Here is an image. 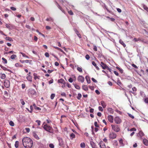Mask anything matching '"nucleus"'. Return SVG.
<instances>
[{
	"label": "nucleus",
	"instance_id": "nucleus-11",
	"mask_svg": "<svg viewBox=\"0 0 148 148\" xmlns=\"http://www.w3.org/2000/svg\"><path fill=\"white\" fill-rule=\"evenodd\" d=\"M108 120L110 122L112 123L113 122V116L111 115H109L108 117Z\"/></svg>",
	"mask_w": 148,
	"mask_h": 148
},
{
	"label": "nucleus",
	"instance_id": "nucleus-37",
	"mask_svg": "<svg viewBox=\"0 0 148 148\" xmlns=\"http://www.w3.org/2000/svg\"><path fill=\"white\" fill-rule=\"evenodd\" d=\"M10 25H11L10 24H5V26L7 28L10 29Z\"/></svg>",
	"mask_w": 148,
	"mask_h": 148
},
{
	"label": "nucleus",
	"instance_id": "nucleus-5",
	"mask_svg": "<svg viewBox=\"0 0 148 148\" xmlns=\"http://www.w3.org/2000/svg\"><path fill=\"white\" fill-rule=\"evenodd\" d=\"M116 137V135L114 132L110 133L109 135V137L110 139H114Z\"/></svg>",
	"mask_w": 148,
	"mask_h": 148
},
{
	"label": "nucleus",
	"instance_id": "nucleus-19",
	"mask_svg": "<svg viewBox=\"0 0 148 148\" xmlns=\"http://www.w3.org/2000/svg\"><path fill=\"white\" fill-rule=\"evenodd\" d=\"M58 82L59 83H61L62 84H65V82L63 79H59L58 80Z\"/></svg>",
	"mask_w": 148,
	"mask_h": 148
},
{
	"label": "nucleus",
	"instance_id": "nucleus-20",
	"mask_svg": "<svg viewBox=\"0 0 148 148\" xmlns=\"http://www.w3.org/2000/svg\"><path fill=\"white\" fill-rule=\"evenodd\" d=\"M92 64L95 67V68L96 69L99 70V68L97 66V64H96V63H95V62L94 61H92Z\"/></svg>",
	"mask_w": 148,
	"mask_h": 148
},
{
	"label": "nucleus",
	"instance_id": "nucleus-34",
	"mask_svg": "<svg viewBox=\"0 0 148 148\" xmlns=\"http://www.w3.org/2000/svg\"><path fill=\"white\" fill-rule=\"evenodd\" d=\"M77 70L80 72L82 73V68L81 67H78L77 68Z\"/></svg>",
	"mask_w": 148,
	"mask_h": 148
},
{
	"label": "nucleus",
	"instance_id": "nucleus-1",
	"mask_svg": "<svg viewBox=\"0 0 148 148\" xmlns=\"http://www.w3.org/2000/svg\"><path fill=\"white\" fill-rule=\"evenodd\" d=\"M22 144L25 148H31L33 145V142L31 138L25 137L22 139Z\"/></svg>",
	"mask_w": 148,
	"mask_h": 148
},
{
	"label": "nucleus",
	"instance_id": "nucleus-55",
	"mask_svg": "<svg viewBox=\"0 0 148 148\" xmlns=\"http://www.w3.org/2000/svg\"><path fill=\"white\" fill-rule=\"evenodd\" d=\"M4 94L6 96H8V93L7 91H5L4 92Z\"/></svg>",
	"mask_w": 148,
	"mask_h": 148
},
{
	"label": "nucleus",
	"instance_id": "nucleus-22",
	"mask_svg": "<svg viewBox=\"0 0 148 148\" xmlns=\"http://www.w3.org/2000/svg\"><path fill=\"white\" fill-rule=\"evenodd\" d=\"M119 43L122 45L124 47H125L126 45L125 43L123 42L121 39H120L119 41Z\"/></svg>",
	"mask_w": 148,
	"mask_h": 148
},
{
	"label": "nucleus",
	"instance_id": "nucleus-42",
	"mask_svg": "<svg viewBox=\"0 0 148 148\" xmlns=\"http://www.w3.org/2000/svg\"><path fill=\"white\" fill-rule=\"evenodd\" d=\"M20 101L22 105H24L25 104V102L23 99H21Z\"/></svg>",
	"mask_w": 148,
	"mask_h": 148
},
{
	"label": "nucleus",
	"instance_id": "nucleus-13",
	"mask_svg": "<svg viewBox=\"0 0 148 148\" xmlns=\"http://www.w3.org/2000/svg\"><path fill=\"white\" fill-rule=\"evenodd\" d=\"M90 144L92 148H97L96 145L93 141H91L90 142Z\"/></svg>",
	"mask_w": 148,
	"mask_h": 148
},
{
	"label": "nucleus",
	"instance_id": "nucleus-24",
	"mask_svg": "<svg viewBox=\"0 0 148 148\" xmlns=\"http://www.w3.org/2000/svg\"><path fill=\"white\" fill-rule=\"evenodd\" d=\"M33 136L37 140L39 139V138L37 134L35 133H33Z\"/></svg>",
	"mask_w": 148,
	"mask_h": 148
},
{
	"label": "nucleus",
	"instance_id": "nucleus-21",
	"mask_svg": "<svg viewBox=\"0 0 148 148\" xmlns=\"http://www.w3.org/2000/svg\"><path fill=\"white\" fill-rule=\"evenodd\" d=\"M101 105L102 106L103 108H105L106 105V104L103 101H101L100 102Z\"/></svg>",
	"mask_w": 148,
	"mask_h": 148
},
{
	"label": "nucleus",
	"instance_id": "nucleus-41",
	"mask_svg": "<svg viewBox=\"0 0 148 148\" xmlns=\"http://www.w3.org/2000/svg\"><path fill=\"white\" fill-rule=\"evenodd\" d=\"M49 147L50 148H54V145H53V144H52V143H50V144H49Z\"/></svg>",
	"mask_w": 148,
	"mask_h": 148
},
{
	"label": "nucleus",
	"instance_id": "nucleus-49",
	"mask_svg": "<svg viewBox=\"0 0 148 148\" xmlns=\"http://www.w3.org/2000/svg\"><path fill=\"white\" fill-rule=\"evenodd\" d=\"M128 116L129 117L131 118L132 119H134V116L132 115V114H130V113H128Z\"/></svg>",
	"mask_w": 148,
	"mask_h": 148
},
{
	"label": "nucleus",
	"instance_id": "nucleus-16",
	"mask_svg": "<svg viewBox=\"0 0 148 148\" xmlns=\"http://www.w3.org/2000/svg\"><path fill=\"white\" fill-rule=\"evenodd\" d=\"M108 112L111 114H113L114 112V110L111 108H108Z\"/></svg>",
	"mask_w": 148,
	"mask_h": 148
},
{
	"label": "nucleus",
	"instance_id": "nucleus-17",
	"mask_svg": "<svg viewBox=\"0 0 148 148\" xmlns=\"http://www.w3.org/2000/svg\"><path fill=\"white\" fill-rule=\"evenodd\" d=\"M82 88L83 90L85 91H87L88 90V88L87 86L83 85L82 86Z\"/></svg>",
	"mask_w": 148,
	"mask_h": 148
},
{
	"label": "nucleus",
	"instance_id": "nucleus-44",
	"mask_svg": "<svg viewBox=\"0 0 148 148\" xmlns=\"http://www.w3.org/2000/svg\"><path fill=\"white\" fill-rule=\"evenodd\" d=\"M5 77V75L4 74H2L1 76V78L3 79H4Z\"/></svg>",
	"mask_w": 148,
	"mask_h": 148
},
{
	"label": "nucleus",
	"instance_id": "nucleus-15",
	"mask_svg": "<svg viewBox=\"0 0 148 148\" xmlns=\"http://www.w3.org/2000/svg\"><path fill=\"white\" fill-rule=\"evenodd\" d=\"M143 144L145 145H148V140L146 138H144L143 140Z\"/></svg>",
	"mask_w": 148,
	"mask_h": 148
},
{
	"label": "nucleus",
	"instance_id": "nucleus-35",
	"mask_svg": "<svg viewBox=\"0 0 148 148\" xmlns=\"http://www.w3.org/2000/svg\"><path fill=\"white\" fill-rule=\"evenodd\" d=\"M74 86L75 88L76 89H78V90H79L80 89V87L78 85H77L76 84H74Z\"/></svg>",
	"mask_w": 148,
	"mask_h": 148
},
{
	"label": "nucleus",
	"instance_id": "nucleus-62",
	"mask_svg": "<svg viewBox=\"0 0 148 148\" xmlns=\"http://www.w3.org/2000/svg\"><path fill=\"white\" fill-rule=\"evenodd\" d=\"M132 66L133 67H134L135 68H136V69L138 68L137 66L136 65H135L134 64H132Z\"/></svg>",
	"mask_w": 148,
	"mask_h": 148
},
{
	"label": "nucleus",
	"instance_id": "nucleus-23",
	"mask_svg": "<svg viewBox=\"0 0 148 148\" xmlns=\"http://www.w3.org/2000/svg\"><path fill=\"white\" fill-rule=\"evenodd\" d=\"M5 39L7 40H8L10 42L13 41V40L11 38L9 37H6L5 38Z\"/></svg>",
	"mask_w": 148,
	"mask_h": 148
},
{
	"label": "nucleus",
	"instance_id": "nucleus-57",
	"mask_svg": "<svg viewBox=\"0 0 148 148\" xmlns=\"http://www.w3.org/2000/svg\"><path fill=\"white\" fill-rule=\"evenodd\" d=\"M93 47H94L93 49V50L95 51H97V47L96 46L94 45Z\"/></svg>",
	"mask_w": 148,
	"mask_h": 148
},
{
	"label": "nucleus",
	"instance_id": "nucleus-25",
	"mask_svg": "<svg viewBox=\"0 0 148 148\" xmlns=\"http://www.w3.org/2000/svg\"><path fill=\"white\" fill-rule=\"evenodd\" d=\"M26 78L27 79L28 81L30 82L32 81V77L30 75H28V76Z\"/></svg>",
	"mask_w": 148,
	"mask_h": 148
},
{
	"label": "nucleus",
	"instance_id": "nucleus-63",
	"mask_svg": "<svg viewBox=\"0 0 148 148\" xmlns=\"http://www.w3.org/2000/svg\"><path fill=\"white\" fill-rule=\"evenodd\" d=\"M91 79L95 83L97 82V81L96 79H95L94 78H91Z\"/></svg>",
	"mask_w": 148,
	"mask_h": 148
},
{
	"label": "nucleus",
	"instance_id": "nucleus-39",
	"mask_svg": "<svg viewBox=\"0 0 148 148\" xmlns=\"http://www.w3.org/2000/svg\"><path fill=\"white\" fill-rule=\"evenodd\" d=\"M20 53H21L23 57H25L27 58H29V57L26 56L25 54L23 53L22 52H21Z\"/></svg>",
	"mask_w": 148,
	"mask_h": 148
},
{
	"label": "nucleus",
	"instance_id": "nucleus-48",
	"mask_svg": "<svg viewBox=\"0 0 148 148\" xmlns=\"http://www.w3.org/2000/svg\"><path fill=\"white\" fill-rule=\"evenodd\" d=\"M34 76L35 79L36 80L38 78V77L37 76L36 74L34 73Z\"/></svg>",
	"mask_w": 148,
	"mask_h": 148
},
{
	"label": "nucleus",
	"instance_id": "nucleus-18",
	"mask_svg": "<svg viewBox=\"0 0 148 148\" xmlns=\"http://www.w3.org/2000/svg\"><path fill=\"white\" fill-rule=\"evenodd\" d=\"M85 79L88 84H90V77L88 76H86L85 77Z\"/></svg>",
	"mask_w": 148,
	"mask_h": 148
},
{
	"label": "nucleus",
	"instance_id": "nucleus-64",
	"mask_svg": "<svg viewBox=\"0 0 148 148\" xmlns=\"http://www.w3.org/2000/svg\"><path fill=\"white\" fill-rule=\"evenodd\" d=\"M145 101L146 103H148V98H146L145 99Z\"/></svg>",
	"mask_w": 148,
	"mask_h": 148
},
{
	"label": "nucleus",
	"instance_id": "nucleus-56",
	"mask_svg": "<svg viewBox=\"0 0 148 148\" xmlns=\"http://www.w3.org/2000/svg\"><path fill=\"white\" fill-rule=\"evenodd\" d=\"M98 109L99 111H103V109L102 108L101 106H99L98 107Z\"/></svg>",
	"mask_w": 148,
	"mask_h": 148
},
{
	"label": "nucleus",
	"instance_id": "nucleus-28",
	"mask_svg": "<svg viewBox=\"0 0 148 148\" xmlns=\"http://www.w3.org/2000/svg\"><path fill=\"white\" fill-rule=\"evenodd\" d=\"M46 20L47 21H49L53 22V19L52 18H51V17H49V18H47L46 19Z\"/></svg>",
	"mask_w": 148,
	"mask_h": 148
},
{
	"label": "nucleus",
	"instance_id": "nucleus-40",
	"mask_svg": "<svg viewBox=\"0 0 148 148\" xmlns=\"http://www.w3.org/2000/svg\"><path fill=\"white\" fill-rule=\"evenodd\" d=\"M116 68L117 69H118L119 70V71L121 73H123V70L122 69L120 68L119 67H118V66L116 67Z\"/></svg>",
	"mask_w": 148,
	"mask_h": 148
},
{
	"label": "nucleus",
	"instance_id": "nucleus-30",
	"mask_svg": "<svg viewBox=\"0 0 148 148\" xmlns=\"http://www.w3.org/2000/svg\"><path fill=\"white\" fill-rule=\"evenodd\" d=\"M119 143L121 146H124V144L123 143V141L122 139H121L119 140Z\"/></svg>",
	"mask_w": 148,
	"mask_h": 148
},
{
	"label": "nucleus",
	"instance_id": "nucleus-32",
	"mask_svg": "<svg viewBox=\"0 0 148 148\" xmlns=\"http://www.w3.org/2000/svg\"><path fill=\"white\" fill-rule=\"evenodd\" d=\"M113 145L114 146H117V142L116 140H114L113 141Z\"/></svg>",
	"mask_w": 148,
	"mask_h": 148
},
{
	"label": "nucleus",
	"instance_id": "nucleus-33",
	"mask_svg": "<svg viewBox=\"0 0 148 148\" xmlns=\"http://www.w3.org/2000/svg\"><path fill=\"white\" fill-rule=\"evenodd\" d=\"M16 57V55L13 54L10 57V58L12 60H13L15 59Z\"/></svg>",
	"mask_w": 148,
	"mask_h": 148
},
{
	"label": "nucleus",
	"instance_id": "nucleus-52",
	"mask_svg": "<svg viewBox=\"0 0 148 148\" xmlns=\"http://www.w3.org/2000/svg\"><path fill=\"white\" fill-rule=\"evenodd\" d=\"M85 58L86 60H88L90 59V57L87 54Z\"/></svg>",
	"mask_w": 148,
	"mask_h": 148
},
{
	"label": "nucleus",
	"instance_id": "nucleus-26",
	"mask_svg": "<svg viewBox=\"0 0 148 148\" xmlns=\"http://www.w3.org/2000/svg\"><path fill=\"white\" fill-rule=\"evenodd\" d=\"M19 145V142L18 141H16L15 142L14 145L15 147L16 148H18Z\"/></svg>",
	"mask_w": 148,
	"mask_h": 148
},
{
	"label": "nucleus",
	"instance_id": "nucleus-29",
	"mask_svg": "<svg viewBox=\"0 0 148 148\" xmlns=\"http://www.w3.org/2000/svg\"><path fill=\"white\" fill-rule=\"evenodd\" d=\"M80 147L82 148H84L85 147V145L84 143H82L80 144Z\"/></svg>",
	"mask_w": 148,
	"mask_h": 148
},
{
	"label": "nucleus",
	"instance_id": "nucleus-8",
	"mask_svg": "<svg viewBox=\"0 0 148 148\" xmlns=\"http://www.w3.org/2000/svg\"><path fill=\"white\" fill-rule=\"evenodd\" d=\"M77 80L79 82L83 83L85 79L84 77L82 75H79L77 78Z\"/></svg>",
	"mask_w": 148,
	"mask_h": 148
},
{
	"label": "nucleus",
	"instance_id": "nucleus-6",
	"mask_svg": "<svg viewBox=\"0 0 148 148\" xmlns=\"http://www.w3.org/2000/svg\"><path fill=\"white\" fill-rule=\"evenodd\" d=\"M115 122L117 124H119L121 122V120L118 116L116 117L114 119Z\"/></svg>",
	"mask_w": 148,
	"mask_h": 148
},
{
	"label": "nucleus",
	"instance_id": "nucleus-27",
	"mask_svg": "<svg viewBox=\"0 0 148 148\" xmlns=\"http://www.w3.org/2000/svg\"><path fill=\"white\" fill-rule=\"evenodd\" d=\"M70 138L71 139H73L75 137V135L73 133H71L70 135Z\"/></svg>",
	"mask_w": 148,
	"mask_h": 148
},
{
	"label": "nucleus",
	"instance_id": "nucleus-53",
	"mask_svg": "<svg viewBox=\"0 0 148 148\" xmlns=\"http://www.w3.org/2000/svg\"><path fill=\"white\" fill-rule=\"evenodd\" d=\"M45 55L46 57H49V55L48 53L46 52L45 53Z\"/></svg>",
	"mask_w": 148,
	"mask_h": 148
},
{
	"label": "nucleus",
	"instance_id": "nucleus-54",
	"mask_svg": "<svg viewBox=\"0 0 148 148\" xmlns=\"http://www.w3.org/2000/svg\"><path fill=\"white\" fill-rule=\"evenodd\" d=\"M36 122L37 123L38 125H40L41 123L40 121L37 120L36 121Z\"/></svg>",
	"mask_w": 148,
	"mask_h": 148
},
{
	"label": "nucleus",
	"instance_id": "nucleus-47",
	"mask_svg": "<svg viewBox=\"0 0 148 148\" xmlns=\"http://www.w3.org/2000/svg\"><path fill=\"white\" fill-rule=\"evenodd\" d=\"M107 18H109L110 19V20L112 22L114 21L115 20V19L113 18H110V17H109V16H108L107 17Z\"/></svg>",
	"mask_w": 148,
	"mask_h": 148
},
{
	"label": "nucleus",
	"instance_id": "nucleus-12",
	"mask_svg": "<svg viewBox=\"0 0 148 148\" xmlns=\"http://www.w3.org/2000/svg\"><path fill=\"white\" fill-rule=\"evenodd\" d=\"M100 65L103 69H106L108 68V66L103 62H101L100 64Z\"/></svg>",
	"mask_w": 148,
	"mask_h": 148
},
{
	"label": "nucleus",
	"instance_id": "nucleus-60",
	"mask_svg": "<svg viewBox=\"0 0 148 148\" xmlns=\"http://www.w3.org/2000/svg\"><path fill=\"white\" fill-rule=\"evenodd\" d=\"M10 9L13 11H15L16 10V8L13 7H11Z\"/></svg>",
	"mask_w": 148,
	"mask_h": 148
},
{
	"label": "nucleus",
	"instance_id": "nucleus-4",
	"mask_svg": "<svg viewBox=\"0 0 148 148\" xmlns=\"http://www.w3.org/2000/svg\"><path fill=\"white\" fill-rule=\"evenodd\" d=\"M29 92L31 95L33 96H36L37 95V93L34 89L32 88L29 89Z\"/></svg>",
	"mask_w": 148,
	"mask_h": 148
},
{
	"label": "nucleus",
	"instance_id": "nucleus-7",
	"mask_svg": "<svg viewBox=\"0 0 148 148\" xmlns=\"http://www.w3.org/2000/svg\"><path fill=\"white\" fill-rule=\"evenodd\" d=\"M4 84L5 87L8 88L10 86V82L8 80H5L4 82Z\"/></svg>",
	"mask_w": 148,
	"mask_h": 148
},
{
	"label": "nucleus",
	"instance_id": "nucleus-51",
	"mask_svg": "<svg viewBox=\"0 0 148 148\" xmlns=\"http://www.w3.org/2000/svg\"><path fill=\"white\" fill-rule=\"evenodd\" d=\"M25 62L26 63H29L30 64H31L30 62L32 61V60H25Z\"/></svg>",
	"mask_w": 148,
	"mask_h": 148
},
{
	"label": "nucleus",
	"instance_id": "nucleus-43",
	"mask_svg": "<svg viewBox=\"0 0 148 148\" xmlns=\"http://www.w3.org/2000/svg\"><path fill=\"white\" fill-rule=\"evenodd\" d=\"M9 124L12 126H13L14 125V123L12 121H10L9 122Z\"/></svg>",
	"mask_w": 148,
	"mask_h": 148
},
{
	"label": "nucleus",
	"instance_id": "nucleus-59",
	"mask_svg": "<svg viewBox=\"0 0 148 148\" xmlns=\"http://www.w3.org/2000/svg\"><path fill=\"white\" fill-rule=\"evenodd\" d=\"M136 129L135 128H134V127L132 128L130 130V131H136Z\"/></svg>",
	"mask_w": 148,
	"mask_h": 148
},
{
	"label": "nucleus",
	"instance_id": "nucleus-61",
	"mask_svg": "<svg viewBox=\"0 0 148 148\" xmlns=\"http://www.w3.org/2000/svg\"><path fill=\"white\" fill-rule=\"evenodd\" d=\"M95 92L96 94L97 95H99L100 94V92L98 90H96L95 91Z\"/></svg>",
	"mask_w": 148,
	"mask_h": 148
},
{
	"label": "nucleus",
	"instance_id": "nucleus-38",
	"mask_svg": "<svg viewBox=\"0 0 148 148\" xmlns=\"http://www.w3.org/2000/svg\"><path fill=\"white\" fill-rule=\"evenodd\" d=\"M68 13L71 15H73V13L72 11L71 10H69L68 11Z\"/></svg>",
	"mask_w": 148,
	"mask_h": 148
},
{
	"label": "nucleus",
	"instance_id": "nucleus-46",
	"mask_svg": "<svg viewBox=\"0 0 148 148\" xmlns=\"http://www.w3.org/2000/svg\"><path fill=\"white\" fill-rule=\"evenodd\" d=\"M55 94L53 93V94H51V99H53L54 97H55Z\"/></svg>",
	"mask_w": 148,
	"mask_h": 148
},
{
	"label": "nucleus",
	"instance_id": "nucleus-3",
	"mask_svg": "<svg viewBox=\"0 0 148 148\" xmlns=\"http://www.w3.org/2000/svg\"><path fill=\"white\" fill-rule=\"evenodd\" d=\"M111 126L112 129L114 131L116 132H118L119 131L120 128L118 125H112Z\"/></svg>",
	"mask_w": 148,
	"mask_h": 148
},
{
	"label": "nucleus",
	"instance_id": "nucleus-2",
	"mask_svg": "<svg viewBox=\"0 0 148 148\" xmlns=\"http://www.w3.org/2000/svg\"><path fill=\"white\" fill-rule=\"evenodd\" d=\"M43 128L46 131L51 133H53V129L51 127L48 125L47 124L44 125Z\"/></svg>",
	"mask_w": 148,
	"mask_h": 148
},
{
	"label": "nucleus",
	"instance_id": "nucleus-9",
	"mask_svg": "<svg viewBox=\"0 0 148 148\" xmlns=\"http://www.w3.org/2000/svg\"><path fill=\"white\" fill-rule=\"evenodd\" d=\"M100 148H106L105 144L103 141H101L99 144Z\"/></svg>",
	"mask_w": 148,
	"mask_h": 148
},
{
	"label": "nucleus",
	"instance_id": "nucleus-31",
	"mask_svg": "<svg viewBox=\"0 0 148 148\" xmlns=\"http://www.w3.org/2000/svg\"><path fill=\"white\" fill-rule=\"evenodd\" d=\"M2 60H3V63L4 64H6L7 63V60L5 58H2Z\"/></svg>",
	"mask_w": 148,
	"mask_h": 148
},
{
	"label": "nucleus",
	"instance_id": "nucleus-36",
	"mask_svg": "<svg viewBox=\"0 0 148 148\" xmlns=\"http://www.w3.org/2000/svg\"><path fill=\"white\" fill-rule=\"evenodd\" d=\"M82 97V95L80 93H78L77 95V98L78 99H80V98Z\"/></svg>",
	"mask_w": 148,
	"mask_h": 148
},
{
	"label": "nucleus",
	"instance_id": "nucleus-10",
	"mask_svg": "<svg viewBox=\"0 0 148 148\" xmlns=\"http://www.w3.org/2000/svg\"><path fill=\"white\" fill-rule=\"evenodd\" d=\"M58 138L59 141V145L60 146H62L64 144V142L62 139L60 137Z\"/></svg>",
	"mask_w": 148,
	"mask_h": 148
},
{
	"label": "nucleus",
	"instance_id": "nucleus-45",
	"mask_svg": "<svg viewBox=\"0 0 148 148\" xmlns=\"http://www.w3.org/2000/svg\"><path fill=\"white\" fill-rule=\"evenodd\" d=\"M4 71H11L9 69H8L6 68L3 66L2 68Z\"/></svg>",
	"mask_w": 148,
	"mask_h": 148
},
{
	"label": "nucleus",
	"instance_id": "nucleus-58",
	"mask_svg": "<svg viewBox=\"0 0 148 148\" xmlns=\"http://www.w3.org/2000/svg\"><path fill=\"white\" fill-rule=\"evenodd\" d=\"M94 125L95 127H99V126L97 125V122L96 121H95L94 123Z\"/></svg>",
	"mask_w": 148,
	"mask_h": 148
},
{
	"label": "nucleus",
	"instance_id": "nucleus-14",
	"mask_svg": "<svg viewBox=\"0 0 148 148\" xmlns=\"http://www.w3.org/2000/svg\"><path fill=\"white\" fill-rule=\"evenodd\" d=\"M138 135L140 137V139H142V137L144 136L145 134L142 131H140L138 133Z\"/></svg>",
	"mask_w": 148,
	"mask_h": 148
},
{
	"label": "nucleus",
	"instance_id": "nucleus-50",
	"mask_svg": "<svg viewBox=\"0 0 148 148\" xmlns=\"http://www.w3.org/2000/svg\"><path fill=\"white\" fill-rule=\"evenodd\" d=\"M69 81L70 83H72L73 81V78L71 77H70L69 78L68 80Z\"/></svg>",
	"mask_w": 148,
	"mask_h": 148
}]
</instances>
